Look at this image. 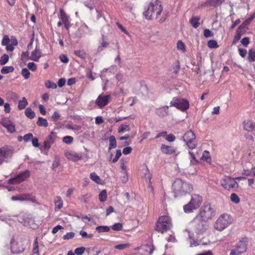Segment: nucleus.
Masks as SVG:
<instances>
[{
    "instance_id": "nucleus-1",
    "label": "nucleus",
    "mask_w": 255,
    "mask_h": 255,
    "mask_svg": "<svg viewBox=\"0 0 255 255\" xmlns=\"http://www.w3.org/2000/svg\"><path fill=\"white\" fill-rule=\"evenodd\" d=\"M172 189L175 197H177L191 192L193 187L189 182L177 178L172 183Z\"/></svg>"
},
{
    "instance_id": "nucleus-2",
    "label": "nucleus",
    "mask_w": 255,
    "mask_h": 255,
    "mask_svg": "<svg viewBox=\"0 0 255 255\" xmlns=\"http://www.w3.org/2000/svg\"><path fill=\"white\" fill-rule=\"evenodd\" d=\"M161 2L158 0H152L149 3L147 9L143 12V15L147 19L157 18L162 11Z\"/></svg>"
},
{
    "instance_id": "nucleus-3",
    "label": "nucleus",
    "mask_w": 255,
    "mask_h": 255,
    "mask_svg": "<svg viewBox=\"0 0 255 255\" xmlns=\"http://www.w3.org/2000/svg\"><path fill=\"white\" fill-rule=\"evenodd\" d=\"M207 221L195 217L191 221V225L194 232L198 235L203 234L208 228Z\"/></svg>"
},
{
    "instance_id": "nucleus-4",
    "label": "nucleus",
    "mask_w": 255,
    "mask_h": 255,
    "mask_svg": "<svg viewBox=\"0 0 255 255\" xmlns=\"http://www.w3.org/2000/svg\"><path fill=\"white\" fill-rule=\"evenodd\" d=\"M202 202V198L198 194H194L191 196V199L190 202L183 207V209L185 212L190 213L193 211V210L198 209Z\"/></svg>"
},
{
    "instance_id": "nucleus-5",
    "label": "nucleus",
    "mask_w": 255,
    "mask_h": 255,
    "mask_svg": "<svg viewBox=\"0 0 255 255\" xmlns=\"http://www.w3.org/2000/svg\"><path fill=\"white\" fill-rule=\"evenodd\" d=\"M214 210L210 204H204L201 208L199 214L196 217L207 222L214 216Z\"/></svg>"
},
{
    "instance_id": "nucleus-6",
    "label": "nucleus",
    "mask_w": 255,
    "mask_h": 255,
    "mask_svg": "<svg viewBox=\"0 0 255 255\" xmlns=\"http://www.w3.org/2000/svg\"><path fill=\"white\" fill-rule=\"evenodd\" d=\"M170 218L167 216H162L158 220L156 225V231L163 233L172 227Z\"/></svg>"
},
{
    "instance_id": "nucleus-7",
    "label": "nucleus",
    "mask_w": 255,
    "mask_h": 255,
    "mask_svg": "<svg viewBox=\"0 0 255 255\" xmlns=\"http://www.w3.org/2000/svg\"><path fill=\"white\" fill-rule=\"evenodd\" d=\"M231 223L232 219L230 215L227 214H224L221 215L217 220L214 227L216 230L221 231L228 227Z\"/></svg>"
},
{
    "instance_id": "nucleus-8",
    "label": "nucleus",
    "mask_w": 255,
    "mask_h": 255,
    "mask_svg": "<svg viewBox=\"0 0 255 255\" xmlns=\"http://www.w3.org/2000/svg\"><path fill=\"white\" fill-rule=\"evenodd\" d=\"M195 139L196 135L192 130H188L181 137V139L186 143L190 149H193L196 147L197 143Z\"/></svg>"
},
{
    "instance_id": "nucleus-9",
    "label": "nucleus",
    "mask_w": 255,
    "mask_h": 255,
    "mask_svg": "<svg viewBox=\"0 0 255 255\" xmlns=\"http://www.w3.org/2000/svg\"><path fill=\"white\" fill-rule=\"evenodd\" d=\"M170 107H174L179 110L184 111L189 108V104L186 99L174 97L170 103Z\"/></svg>"
},
{
    "instance_id": "nucleus-10",
    "label": "nucleus",
    "mask_w": 255,
    "mask_h": 255,
    "mask_svg": "<svg viewBox=\"0 0 255 255\" xmlns=\"http://www.w3.org/2000/svg\"><path fill=\"white\" fill-rule=\"evenodd\" d=\"M222 186L225 189L230 190L233 189H237L239 187V184L235 180V178L230 176H226L221 180Z\"/></svg>"
},
{
    "instance_id": "nucleus-11",
    "label": "nucleus",
    "mask_w": 255,
    "mask_h": 255,
    "mask_svg": "<svg viewBox=\"0 0 255 255\" xmlns=\"http://www.w3.org/2000/svg\"><path fill=\"white\" fill-rule=\"evenodd\" d=\"M11 252L13 254H19L24 250L21 240H15L12 238L10 241Z\"/></svg>"
},
{
    "instance_id": "nucleus-12",
    "label": "nucleus",
    "mask_w": 255,
    "mask_h": 255,
    "mask_svg": "<svg viewBox=\"0 0 255 255\" xmlns=\"http://www.w3.org/2000/svg\"><path fill=\"white\" fill-rule=\"evenodd\" d=\"M13 153V150L11 148H0V165L3 162H8L11 158Z\"/></svg>"
},
{
    "instance_id": "nucleus-13",
    "label": "nucleus",
    "mask_w": 255,
    "mask_h": 255,
    "mask_svg": "<svg viewBox=\"0 0 255 255\" xmlns=\"http://www.w3.org/2000/svg\"><path fill=\"white\" fill-rule=\"evenodd\" d=\"M30 172L29 170H27L23 172L19 173L16 177L10 178L8 180V183L9 184H18L29 176Z\"/></svg>"
},
{
    "instance_id": "nucleus-14",
    "label": "nucleus",
    "mask_w": 255,
    "mask_h": 255,
    "mask_svg": "<svg viewBox=\"0 0 255 255\" xmlns=\"http://www.w3.org/2000/svg\"><path fill=\"white\" fill-rule=\"evenodd\" d=\"M11 199L12 201H29L33 203L36 202L35 197L29 194H19L17 195L13 196L11 197Z\"/></svg>"
},
{
    "instance_id": "nucleus-15",
    "label": "nucleus",
    "mask_w": 255,
    "mask_h": 255,
    "mask_svg": "<svg viewBox=\"0 0 255 255\" xmlns=\"http://www.w3.org/2000/svg\"><path fill=\"white\" fill-rule=\"evenodd\" d=\"M110 98V95L101 94L96 99V104L99 108H102L108 104Z\"/></svg>"
},
{
    "instance_id": "nucleus-16",
    "label": "nucleus",
    "mask_w": 255,
    "mask_h": 255,
    "mask_svg": "<svg viewBox=\"0 0 255 255\" xmlns=\"http://www.w3.org/2000/svg\"><path fill=\"white\" fill-rule=\"evenodd\" d=\"M243 126L244 129L248 131L252 132L255 135V123L252 121L247 120L243 122Z\"/></svg>"
},
{
    "instance_id": "nucleus-17",
    "label": "nucleus",
    "mask_w": 255,
    "mask_h": 255,
    "mask_svg": "<svg viewBox=\"0 0 255 255\" xmlns=\"http://www.w3.org/2000/svg\"><path fill=\"white\" fill-rule=\"evenodd\" d=\"M2 126L6 128L8 132L13 133L15 132V128L14 124L8 119H3L1 122Z\"/></svg>"
},
{
    "instance_id": "nucleus-18",
    "label": "nucleus",
    "mask_w": 255,
    "mask_h": 255,
    "mask_svg": "<svg viewBox=\"0 0 255 255\" xmlns=\"http://www.w3.org/2000/svg\"><path fill=\"white\" fill-rule=\"evenodd\" d=\"M56 135L52 132L50 135L48 136L47 138L44 140L43 145L45 149H49L51 145L55 141V138H56Z\"/></svg>"
},
{
    "instance_id": "nucleus-19",
    "label": "nucleus",
    "mask_w": 255,
    "mask_h": 255,
    "mask_svg": "<svg viewBox=\"0 0 255 255\" xmlns=\"http://www.w3.org/2000/svg\"><path fill=\"white\" fill-rule=\"evenodd\" d=\"M90 32V30L89 27L85 23L82 24L80 27L78 28L76 35L79 37L84 36L86 34L89 33Z\"/></svg>"
},
{
    "instance_id": "nucleus-20",
    "label": "nucleus",
    "mask_w": 255,
    "mask_h": 255,
    "mask_svg": "<svg viewBox=\"0 0 255 255\" xmlns=\"http://www.w3.org/2000/svg\"><path fill=\"white\" fill-rule=\"evenodd\" d=\"M168 106H163L155 109V113L160 117H165L168 115Z\"/></svg>"
},
{
    "instance_id": "nucleus-21",
    "label": "nucleus",
    "mask_w": 255,
    "mask_h": 255,
    "mask_svg": "<svg viewBox=\"0 0 255 255\" xmlns=\"http://www.w3.org/2000/svg\"><path fill=\"white\" fill-rule=\"evenodd\" d=\"M1 45L6 46V50L7 51L11 52L14 49V47L11 45H10V39L7 35L3 36L1 41Z\"/></svg>"
},
{
    "instance_id": "nucleus-22",
    "label": "nucleus",
    "mask_w": 255,
    "mask_h": 255,
    "mask_svg": "<svg viewBox=\"0 0 255 255\" xmlns=\"http://www.w3.org/2000/svg\"><path fill=\"white\" fill-rule=\"evenodd\" d=\"M247 246V239L245 238L239 241L236 247L240 250V253L242 254L246 252Z\"/></svg>"
},
{
    "instance_id": "nucleus-23",
    "label": "nucleus",
    "mask_w": 255,
    "mask_h": 255,
    "mask_svg": "<svg viewBox=\"0 0 255 255\" xmlns=\"http://www.w3.org/2000/svg\"><path fill=\"white\" fill-rule=\"evenodd\" d=\"M161 150L162 153L166 154H171L175 153V150L173 146L162 144Z\"/></svg>"
},
{
    "instance_id": "nucleus-24",
    "label": "nucleus",
    "mask_w": 255,
    "mask_h": 255,
    "mask_svg": "<svg viewBox=\"0 0 255 255\" xmlns=\"http://www.w3.org/2000/svg\"><path fill=\"white\" fill-rule=\"evenodd\" d=\"M152 248L148 245L142 246L140 249V254L141 255H151L153 252Z\"/></svg>"
},
{
    "instance_id": "nucleus-25",
    "label": "nucleus",
    "mask_w": 255,
    "mask_h": 255,
    "mask_svg": "<svg viewBox=\"0 0 255 255\" xmlns=\"http://www.w3.org/2000/svg\"><path fill=\"white\" fill-rule=\"evenodd\" d=\"M67 158L70 160L76 161L81 159V156L76 152H68L66 153Z\"/></svg>"
},
{
    "instance_id": "nucleus-26",
    "label": "nucleus",
    "mask_w": 255,
    "mask_h": 255,
    "mask_svg": "<svg viewBox=\"0 0 255 255\" xmlns=\"http://www.w3.org/2000/svg\"><path fill=\"white\" fill-rule=\"evenodd\" d=\"M40 57L41 52L39 50L37 49L36 48L31 53V59L35 61H37Z\"/></svg>"
},
{
    "instance_id": "nucleus-27",
    "label": "nucleus",
    "mask_w": 255,
    "mask_h": 255,
    "mask_svg": "<svg viewBox=\"0 0 255 255\" xmlns=\"http://www.w3.org/2000/svg\"><path fill=\"white\" fill-rule=\"evenodd\" d=\"M56 208L60 210L63 207V201L60 196H56L54 199Z\"/></svg>"
},
{
    "instance_id": "nucleus-28",
    "label": "nucleus",
    "mask_w": 255,
    "mask_h": 255,
    "mask_svg": "<svg viewBox=\"0 0 255 255\" xmlns=\"http://www.w3.org/2000/svg\"><path fill=\"white\" fill-rule=\"evenodd\" d=\"M109 149L111 150L113 148H115L117 146V141L114 135H111L109 137Z\"/></svg>"
},
{
    "instance_id": "nucleus-29",
    "label": "nucleus",
    "mask_w": 255,
    "mask_h": 255,
    "mask_svg": "<svg viewBox=\"0 0 255 255\" xmlns=\"http://www.w3.org/2000/svg\"><path fill=\"white\" fill-rule=\"evenodd\" d=\"M36 124L40 127H47L48 126L47 120L42 117L38 118Z\"/></svg>"
},
{
    "instance_id": "nucleus-30",
    "label": "nucleus",
    "mask_w": 255,
    "mask_h": 255,
    "mask_svg": "<svg viewBox=\"0 0 255 255\" xmlns=\"http://www.w3.org/2000/svg\"><path fill=\"white\" fill-rule=\"evenodd\" d=\"M200 18L199 17H192L190 20V23L194 28H197L199 25V21Z\"/></svg>"
},
{
    "instance_id": "nucleus-31",
    "label": "nucleus",
    "mask_w": 255,
    "mask_h": 255,
    "mask_svg": "<svg viewBox=\"0 0 255 255\" xmlns=\"http://www.w3.org/2000/svg\"><path fill=\"white\" fill-rule=\"evenodd\" d=\"M28 103L26 99L23 97L22 100H20L18 104V108L19 110H22L27 105Z\"/></svg>"
},
{
    "instance_id": "nucleus-32",
    "label": "nucleus",
    "mask_w": 255,
    "mask_h": 255,
    "mask_svg": "<svg viewBox=\"0 0 255 255\" xmlns=\"http://www.w3.org/2000/svg\"><path fill=\"white\" fill-rule=\"evenodd\" d=\"M25 115L30 119H33L35 116V113L29 108H27L25 110Z\"/></svg>"
},
{
    "instance_id": "nucleus-33",
    "label": "nucleus",
    "mask_w": 255,
    "mask_h": 255,
    "mask_svg": "<svg viewBox=\"0 0 255 255\" xmlns=\"http://www.w3.org/2000/svg\"><path fill=\"white\" fill-rule=\"evenodd\" d=\"M14 70L12 66H4L1 69V73L3 74H6L10 72H12Z\"/></svg>"
},
{
    "instance_id": "nucleus-34",
    "label": "nucleus",
    "mask_w": 255,
    "mask_h": 255,
    "mask_svg": "<svg viewBox=\"0 0 255 255\" xmlns=\"http://www.w3.org/2000/svg\"><path fill=\"white\" fill-rule=\"evenodd\" d=\"M96 230L99 233L108 232L110 231V229L109 226H101L96 227Z\"/></svg>"
},
{
    "instance_id": "nucleus-35",
    "label": "nucleus",
    "mask_w": 255,
    "mask_h": 255,
    "mask_svg": "<svg viewBox=\"0 0 255 255\" xmlns=\"http://www.w3.org/2000/svg\"><path fill=\"white\" fill-rule=\"evenodd\" d=\"M33 246L34 247L33 249V255H39L38 251L37 238H36L34 240Z\"/></svg>"
},
{
    "instance_id": "nucleus-36",
    "label": "nucleus",
    "mask_w": 255,
    "mask_h": 255,
    "mask_svg": "<svg viewBox=\"0 0 255 255\" xmlns=\"http://www.w3.org/2000/svg\"><path fill=\"white\" fill-rule=\"evenodd\" d=\"M60 17L63 24L69 22L68 16L63 10H60Z\"/></svg>"
},
{
    "instance_id": "nucleus-37",
    "label": "nucleus",
    "mask_w": 255,
    "mask_h": 255,
    "mask_svg": "<svg viewBox=\"0 0 255 255\" xmlns=\"http://www.w3.org/2000/svg\"><path fill=\"white\" fill-rule=\"evenodd\" d=\"M107 192L105 190H102L99 194V198L101 202H105L107 200Z\"/></svg>"
},
{
    "instance_id": "nucleus-38",
    "label": "nucleus",
    "mask_w": 255,
    "mask_h": 255,
    "mask_svg": "<svg viewBox=\"0 0 255 255\" xmlns=\"http://www.w3.org/2000/svg\"><path fill=\"white\" fill-rule=\"evenodd\" d=\"M177 48L178 50H180L182 52L185 51V45L184 43L181 40H179L177 43Z\"/></svg>"
},
{
    "instance_id": "nucleus-39",
    "label": "nucleus",
    "mask_w": 255,
    "mask_h": 255,
    "mask_svg": "<svg viewBox=\"0 0 255 255\" xmlns=\"http://www.w3.org/2000/svg\"><path fill=\"white\" fill-rule=\"evenodd\" d=\"M249 60L250 62H253L255 59V49H251L249 52Z\"/></svg>"
},
{
    "instance_id": "nucleus-40",
    "label": "nucleus",
    "mask_w": 255,
    "mask_h": 255,
    "mask_svg": "<svg viewBox=\"0 0 255 255\" xmlns=\"http://www.w3.org/2000/svg\"><path fill=\"white\" fill-rule=\"evenodd\" d=\"M123 228L121 223H117L114 224L112 227V229L115 231H120L122 230Z\"/></svg>"
},
{
    "instance_id": "nucleus-41",
    "label": "nucleus",
    "mask_w": 255,
    "mask_h": 255,
    "mask_svg": "<svg viewBox=\"0 0 255 255\" xmlns=\"http://www.w3.org/2000/svg\"><path fill=\"white\" fill-rule=\"evenodd\" d=\"M130 130V128L128 125H122L120 128L118 130L119 133H123L127 131Z\"/></svg>"
},
{
    "instance_id": "nucleus-42",
    "label": "nucleus",
    "mask_w": 255,
    "mask_h": 255,
    "mask_svg": "<svg viewBox=\"0 0 255 255\" xmlns=\"http://www.w3.org/2000/svg\"><path fill=\"white\" fill-rule=\"evenodd\" d=\"M208 46L209 48H215L218 47V43L216 40H210L207 43Z\"/></svg>"
},
{
    "instance_id": "nucleus-43",
    "label": "nucleus",
    "mask_w": 255,
    "mask_h": 255,
    "mask_svg": "<svg viewBox=\"0 0 255 255\" xmlns=\"http://www.w3.org/2000/svg\"><path fill=\"white\" fill-rule=\"evenodd\" d=\"M90 178L95 182L99 183L100 181V178L95 172H92L90 175Z\"/></svg>"
},
{
    "instance_id": "nucleus-44",
    "label": "nucleus",
    "mask_w": 255,
    "mask_h": 255,
    "mask_svg": "<svg viewBox=\"0 0 255 255\" xmlns=\"http://www.w3.org/2000/svg\"><path fill=\"white\" fill-rule=\"evenodd\" d=\"M231 200L236 204H238L240 202V198L235 193L231 194L230 196Z\"/></svg>"
},
{
    "instance_id": "nucleus-45",
    "label": "nucleus",
    "mask_w": 255,
    "mask_h": 255,
    "mask_svg": "<svg viewBox=\"0 0 255 255\" xmlns=\"http://www.w3.org/2000/svg\"><path fill=\"white\" fill-rule=\"evenodd\" d=\"M45 85L47 88L55 89L57 88L56 84L51 81H46L45 82Z\"/></svg>"
},
{
    "instance_id": "nucleus-46",
    "label": "nucleus",
    "mask_w": 255,
    "mask_h": 255,
    "mask_svg": "<svg viewBox=\"0 0 255 255\" xmlns=\"http://www.w3.org/2000/svg\"><path fill=\"white\" fill-rule=\"evenodd\" d=\"M248 29V25L243 22L238 28L237 30L241 31L242 33H244L246 32Z\"/></svg>"
},
{
    "instance_id": "nucleus-47",
    "label": "nucleus",
    "mask_w": 255,
    "mask_h": 255,
    "mask_svg": "<svg viewBox=\"0 0 255 255\" xmlns=\"http://www.w3.org/2000/svg\"><path fill=\"white\" fill-rule=\"evenodd\" d=\"M21 75L24 77L25 79L29 78L30 76V72L26 68H23L21 71Z\"/></svg>"
},
{
    "instance_id": "nucleus-48",
    "label": "nucleus",
    "mask_w": 255,
    "mask_h": 255,
    "mask_svg": "<svg viewBox=\"0 0 255 255\" xmlns=\"http://www.w3.org/2000/svg\"><path fill=\"white\" fill-rule=\"evenodd\" d=\"M201 159L204 160L206 161H208L210 159V153L207 150H205L202 154Z\"/></svg>"
},
{
    "instance_id": "nucleus-49",
    "label": "nucleus",
    "mask_w": 255,
    "mask_h": 255,
    "mask_svg": "<svg viewBox=\"0 0 255 255\" xmlns=\"http://www.w3.org/2000/svg\"><path fill=\"white\" fill-rule=\"evenodd\" d=\"M224 1V0H210L209 2L213 6H218L221 5L223 2Z\"/></svg>"
},
{
    "instance_id": "nucleus-50",
    "label": "nucleus",
    "mask_w": 255,
    "mask_h": 255,
    "mask_svg": "<svg viewBox=\"0 0 255 255\" xmlns=\"http://www.w3.org/2000/svg\"><path fill=\"white\" fill-rule=\"evenodd\" d=\"M243 34V33H242L241 31L236 30V34L234 38V42L235 43L238 40H239Z\"/></svg>"
},
{
    "instance_id": "nucleus-51",
    "label": "nucleus",
    "mask_w": 255,
    "mask_h": 255,
    "mask_svg": "<svg viewBox=\"0 0 255 255\" xmlns=\"http://www.w3.org/2000/svg\"><path fill=\"white\" fill-rule=\"evenodd\" d=\"M73 138L71 136H65L63 138V141L67 144H70L72 142Z\"/></svg>"
},
{
    "instance_id": "nucleus-52",
    "label": "nucleus",
    "mask_w": 255,
    "mask_h": 255,
    "mask_svg": "<svg viewBox=\"0 0 255 255\" xmlns=\"http://www.w3.org/2000/svg\"><path fill=\"white\" fill-rule=\"evenodd\" d=\"M9 59L8 55L4 54L0 58V64H6Z\"/></svg>"
},
{
    "instance_id": "nucleus-53",
    "label": "nucleus",
    "mask_w": 255,
    "mask_h": 255,
    "mask_svg": "<svg viewBox=\"0 0 255 255\" xmlns=\"http://www.w3.org/2000/svg\"><path fill=\"white\" fill-rule=\"evenodd\" d=\"M252 174V168L251 169L248 168L247 167L246 168H244L242 171V174L249 176L251 175Z\"/></svg>"
},
{
    "instance_id": "nucleus-54",
    "label": "nucleus",
    "mask_w": 255,
    "mask_h": 255,
    "mask_svg": "<svg viewBox=\"0 0 255 255\" xmlns=\"http://www.w3.org/2000/svg\"><path fill=\"white\" fill-rule=\"evenodd\" d=\"M80 235L83 237V238H92L94 236L93 234H88L86 232L84 231H81L80 232Z\"/></svg>"
},
{
    "instance_id": "nucleus-55",
    "label": "nucleus",
    "mask_w": 255,
    "mask_h": 255,
    "mask_svg": "<svg viewBox=\"0 0 255 255\" xmlns=\"http://www.w3.org/2000/svg\"><path fill=\"white\" fill-rule=\"evenodd\" d=\"M85 248L84 247H80L75 250V254L77 255H82L85 252Z\"/></svg>"
},
{
    "instance_id": "nucleus-56",
    "label": "nucleus",
    "mask_w": 255,
    "mask_h": 255,
    "mask_svg": "<svg viewBox=\"0 0 255 255\" xmlns=\"http://www.w3.org/2000/svg\"><path fill=\"white\" fill-rule=\"evenodd\" d=\"M75 233L74 232H69L67 233L63 237L64 240H69L74 237Z\"/></svg>"
},
{
    "instance_id": "nucleus-57",
    "label": "nucleus",
    "mask_w": 255,
    "mask_h": 255,
    "mask_svg": "<svg viewBox=\"0 0 255 255\" xmlns=\"http://www.w3.org/2000/svg\"><path fill=\"white\" fill-rule=\"evenodd\" d=\"M121 155H122L121 150L120 149L117 150L116 151V156H115V158L113 159L112 162H113V163L116 162L118 160V159H119V158L120 157Z\"/></svg>"
},
{
    "instance_id": "nucleus-58",
    "label": "nucleus",
    "mask_w": 255,
    "mask_h": 255,
    "mask_svg": "<svg viewBox=\"0 0 255 255\" xmlns=\"http://www.w3.org/2000/svg\"><path fill=\"white\" fill-rule=\"evenodd\" d=\"M109 45V43L105 41L104 39H103V41L101 43V45L98 47V50L99 51H101L103 50L104 48H105L108 46Z\"/></svg>"
},
{
    "instance_id": "nucleus-59",
    "label": "nucleus",
    "mask_w": 255,
    "mask_h": 255,
    "mask_svg": "<svg viewBox=\"0 0 255 255\" xmlns=\"http://www.w3.org/2000/svg\"><path fill=\"white\" fill-rule=\"evenodd\" d=\"M60 115L59 113L56 111H55L54 112L53 115L51 117V119H52V121L54 122H56V121H58V120L60 119Z\"/></svg>"
},
{
    "instance_id": "nucleus-60",
    "label": "nucleus",
    "mask_w": 255,
    "mask_h": 255,
    "mask_svg": "<svg viewBox=\"0 0 255 255\" xmlns=\"http://www.w3.org/2000/svg\"><path fill=\"white\" fill-rule=\"evenodd\" d=\"M128 246L129 245L128 244H119V245H116L115 247V249L119 250H122L125 249L126 248L128 247Z\"/></svg>"
},
{
    "instance_id": "nucleus-61",
    "label": "nucleus",
    "mask_w": 255,
    "mask_h": 255,
    "mask_svg": "<svg viewBox=\"0 0 255 255\" xmlns=\"http://www.w3.org/2000/svg\"><path fill=\"white\" fill-rule=\"evenodd\" d=\"M255 18V12L253 13L249 18L245 20L244 22L248 26L250 24L252 20Z\"/></svg>"
},
{
    "instance_id": "nucleus-62",
    "label": "nucleus",
    "mask_w": 255,
    "mask_h": 255,
    "mask_svg": "<svg viewBox=\"0 0 255 255\" xmlns=\"http://www.w3.org/2000/svg\"><path fill=\"white\" fill-rule=\"evenodd\" d=\"M250 42V39L248 37H246L243 38L241 40L242 44L245 46H247Z\"/></svg>"
},
{
    "instance_id": "nucleus-63",
    "label": "nucleus",
    "mask_w": 255,
    "mask_h": 255,
    "mask_svg": "<svg viewBox=\"0 0 255 255\" xmlns=\"http://www.w3.org/2000/svg\"><path fill=\"white\" fill-rule=\"evenodd\" d=\"M204 35L206 37H211L213 36V34L209 29H206L204 31Z\"/></svg>"
},
{
    "instance_id": "nucleus-64",
    "label": "nucleus",
    "mask_w": 255,
    "mask_h": 255,
    "mask_svg": "<svg viewBox=\"0 0 255 255\" xmlns=\"http://www.w3.org/2000/svg\"><path fill=\"white\" fill-rule=\"evenodd\" d=\"M241 253L240 252V250L235 247V249L231 250L230 255H240Z\"/></svg>"
}]
</instances>
